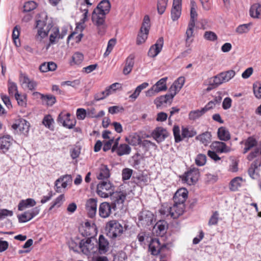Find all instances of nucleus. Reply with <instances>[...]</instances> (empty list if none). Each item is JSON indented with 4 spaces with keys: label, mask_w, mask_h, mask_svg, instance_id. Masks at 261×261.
<instances>
[{
    "label": "nucleus",
    "mask_w": 261,
    "mask_h": 261,
    "mask_svg": "<svg viewBox=\"0 0 261 261\" xmlns=\"http://www.w3.org/2000/svg\"><path fill=\"white\" fill-rule=\"evenodd\" d=\"M110 8L109 1L103 0L98 4L92 13V21L96 27L97 33L100 36H103L106 32V15L110 12Z\"/></svg>",
    "instance_id": "obj_1"
},
{
    "label": "nucleus",
    "mask_w": 261,
    "mask_h": 261,
    "mask_svg": "<svg viewBox=\"0 0 261 261\" xmlns=\"http://www.w3.org/2000/svg\"><path fill=\"white\" fill-rule=\"evenodd\" d=\"M44 20H37L36 28L38 29L36 39L41 41L42 39L47 36L48 32L53 28V25L49 22H47V15L45 13H42Z\"/></svg>",
    "instance_id": "obj_2"
},
{
    "label": "nucleus",
    "mask_w": 261,
    "mask_h": 261,
    "mask_svg": "<svg viewBox=\"0 0 261 261\" xmlns=\"http://www.w3.org/2000/svg\"><path fill=\"white\" fill-rule=\"evenodd\" d=\"M107 235L112 239L119 238L123 232V227L116 220L109 221L106 224Z\"/></svg>",
    "instance_id": "obj_3"
},
{
    "label": "nucleus",
    "mask_w": 261,
    "mask_h": 261,
    "mask_svg": "<svg viewBox=\"0 0 261 261\" xmlns=\"http://www.w3.org/2000/svg\"><path fill=\"white\" fill-rule=\"evenodd\" d=\"M115 190V187L109 181L102 180L97 186V194L102 198H107L111 196Z\"/></svg>",
    "instance_id": "obj_4"
},
{
    "label": "nucleus",
    "mask_w": 261,
    "mask_h": 261,
    "mask_svg": "<svg viewBox=\"0 0 261 261\" xmlns=\"http://www.w3.org/2000/svg\"><path fill=\"white\" fill-rule=\"evenodd\" d=\"M173 133L175 139V142L178 143L185 138H191L196 135V132L194 129H189L187 127H182L181 135L179 127L178 125H174L173 128Z\"/></svg>",
    "instance_id": "obj_5"
},
{
    "label": "nucleus",
    "mask_w": 261,
    "mask_h": 261,
    "mask_svg": "<svg viewBox=\"0 0 261 261\" xmlns=\"http://www.w3.org/2000/svg\"><path fill=\"white\" fill-rule=\"evenodd\" d=\"M185 205L175 203L174 202L172 206L163 208L161 210V213L167 216H170L173 219H176L182 215L185 211Z\"/></svg>",
    "instance_id": "obj_6"
},
{
    "label": "nucleus",
    "mask_w": 261,
    "mask_h": 261,
    "mask_svg": "<svg viewBox=\"0 0 261 261\" xmlns=\"http://www.w3.org/2000/svg\"><path fill=\"white\" fill-rule=\"evenodd\" d=\"M150 27L149 17L148 15H146L144 17L141 28L137 36L136 42L138 45H140L145 42L147 38Z\"/></svg>",
    "instance_id": "obj_7"
},
{
    "label": "nucleus",
    "mask_w": 261,
    "mask_h": 261,
    "mask_svg": "<svg viewBox=\"0 0 261 261\" xmlns=\"http://www.w3.org/2000/svg\"><path fill=\"white\" fill-rule=\"evenodd\" d=\"M197 13L194 7L191 8L190 12V20L188 24V27L187 30L186 34V46H190L192 40H190V38L193 36V30L195 25V21L196 20Z\"/></svg>",
    "instance_id": "obj_8"
},
{
    "label": "nucleus",
    "mask_w": 261,
    "mask_h": 261,
    "mask_svg": "<svg viewBox=\"0 0 261 261\" xmlns=\"http://www.w3.org/2000/svg\"><path fill=\"white\" fill-rule=\"evenodd\" d=\"M110 197L112 201V207L114 210L123 208V202L126 197V194L125 192H114Z\"/></svg>",
    "instance_id": "obj_9"
},
{
    "label": "nucleus",
    "mask_w": 261,
    "mask_h": 261,
    "mask_svg": "<svg viewBox=\"0 0 261 261\" xmlns=\"http://www.w3.org/2000/svg\"><path fill=\"white\" fill-rule=\"evenodd\" d=\"M235 75L236 72L233 70L222 72L214 76V79H212L213 83L216 86H220L224 83L229 81Z\"/></svg>",
    "instance_id": "obj_10"
},
{
    "label": "nucleus",
    "mask_w": 261,
    "mask_h": 261,
    "mask_svg": "<svg viewBox=\"0 0 261 261\" xmlns=\"http://www.w3.org/2000/svg\"><path fill=\"white\" fill-rule=\"evenodd\" d=\"M199 171L198 169L191 168L185 173L182 180L189 185L195 184L198 180Z\"/></svg>",
    "instance_id": "obj_11"
},
{
    "label": "nucleus",
    "mask_w": 261,
    "mask_h": 261,
    "mask_svg": "<svg viewBox=\"0 0 261 261\" xmlns=\"http://www.w3.org/2000/svg\"><path fill=\"white\" fill-rule=\"evenodd\" d=\"M80 248L83 253L87 255L95 253L96 251L94 243L89 238L81 241Z\"/></svg>",
    "instance_id": "obj_12"
},
{
    "label": "nucleus",
    "mask_w": 261,
    "mask_h": 261,
    "mask_svg": "<svg viewBox=\"0 0 261 261\" xmlns=\"http://www.w3.org/2000/svg\"><path fill=\"white\" fill-rule=\"evenodd\" d=\"M118 140L119 138L116 140L114 144L113 145L112 147V152H114L116 151L118 156L129 154L132 150L131 147L126 144H121L118 146Z\"/></svg>",
    "instance_id": "obj_13"
},
{
    "label": "nucleus",
    "mask_w": 261,
    "mask_h": 261,
    "mask_svg": "<svg viewBox=\"0 0 261 261\" xmlns=\"http://www.w3.org/2000/svg\"><path fill=\"white\" fill-rule=\"evenodd\" d=\"M39 212L40 208L38 207H35L30 211L25 212L23 214L18 215V221L20 223L27 222L37 216Z\"/></svg>",
    "instance_id": "obj_14"
},
{
    "label": "nucleus",
    "mask_w": 261,
    "mask_h": 261,
    "mask_svg": "<svg viewBox=\"0 0 261 261\" xmlns=\"http://www.w3.org/2000/svg\"><path fill=\"white\" fill-rule=\"evenodd\" d=\"M70 114L69 113L63 114L60 113L58 117L57 121L62 124L64 127L68 128H73L76 124V121L75 120H70L69 117Z\"/></svg>",
    "instance_id": "obj_15"
},
{
    "label": "nucleus",
    "mask_w": 261,
    "mask_h": 261,
    "mask_svg": "<svg viewBox=\"0 0 261 261\" xmlns=\"http://www.w3.org/2000/svg\"><path fill=\"white\" fill-rule=\"evenodd\" d=\"M12 127L15 130L19 129L21 133L25 135L29 132L30 123L25 120L20 118L13 124Z\"/></svg>",
    "instance_id": "obj_16"
},
{
    "label": "nucleus",
    "mask_w": 261,
    "mask_h": 261,
    "mask_svg": "<svg viewBox=\"0 0 261 261\" xmlns=\"http://www.w3.org/2000/svg\"><path fill=\"white\" fill-rule=\"evenodd\" d=\"M188 192L185 188L178 189L174 194L173 201L175 203L185 205V201L188 198Z\"/></svg>",
    "instance_id": "obj_17"
},
{
    "label": "nucleus",
    "mask_w": 261,
    "mask_h": 261,
    "mask_svg": "<svg viewBox=\"0 0 261 261\" xmlns=\"http://www.w3.org/2000/svg\"><path fill=\"white\" fill-rule=\"evenodd\" d=\"M85 208L89 217L93 218L97 212V200L90 198L86 201Z\"/></svg>",
    "instance_id": "obj_18"
},
{
    "label": "nucleus",
    "mask_w": 261,
    "mask_h": 261,
    "mask_svg": "<svg viewBox=\"0 0 261 261\" xmlns=\"http://www.w3.org/2000/svg\"><path fill=\"white\" fill-rule=\"evenodd\" d=\"M151 135L156 142L160 143L164 141L168 136L169 133L163 127H158L152 132Z\"/></svg>",
    "instance_id": "obj_19"
},
{
    "label": "nucleus",
    "mask_w": 261,
    "mask_h": 261,
    "mask_svg": "<svg viewBox=\"0 0 261 261\" xmlns=\"http://www.w3.org/2000/svg\"><path fill=\"white\" fill-rule=\"evenodd\" d=\"M240 144L244 145V148L243 150V154H246L253 147H257V141L253 136L249 137L241 141Z\"/></svg>",
    "instance_id": "obj_20"
},
{
    "label": "nucleus",
    "mask_w": 261,
    "mask_h": 261,
    "mask_svg": "<svg viewBox=\"0 0 261 261\" xmlns=\"http://www.w3.org/2000/svg\"><path fill=\"white\" fill-rule=\"evenodd\" d=\"M164 44V39L163 37L159 38L156 43L152 45L148 52V55L149 57L154 58L156 57L161 51Z\"/></svg>",
    "instance_id": "obj_21"
},
{
    "label": "nucleus",
    "mask_w": 261,
    "mask_h": 261,
    "mask_svg": "<svg viewBox=\"0 0 261 261\" xmlns=\"http://www.w3.org/2000/svg\"><path fill=\"white\" fill-rule=\"evenodd\" d=\"M181 1L182 0H173V6L171 11V18L173 21L177 20L181 15Z\"/></svg>",
    "instance_id": "obj_22"
},
{
    "label": "nucleus",
    "mask_w": 261,
    "mask_h": 261,
    "mask_svg": "<svg viewBox=\"0 0 261 261\" xmlns=\"http://www.w3.org/2000/svg\"><path fill=\"white\" fill-rule=\"evenodd\" d=\"M109 249V241L103 235H100L98 238V247L96 250L100 254H103L108 251Z\"/></svg>",
    "instance_id": "obj_23"
},
{
    "label": "nucleus",
    "mask_w": 261,
    "mask_h": 261,
    "mask_svg": "<svg viewBox=\"0 0 261 261\" xmlns=\"http://www.w3.org/2000/svg\"><path fill=\"white\" fill-rule=\"evenodd\" d=\"M211 148L218 153H227L230 152V148L224 142L215 141L211 145Z\"/></svg>",
    "instance_id": "obj_24"
},
{
    "label": "nucleus",
    "mask_w": 261,
    "mask_h": 261,
    "mask_svg": "<svg viewBox=\"0 0 261 261\" xmlns=\"http://www.w3.org/2000/svg\"><path fill=\"white\" fill-rule=\"evenodd\" d=\"M112 205L109 203L105 202L101 203L99 207V215L103 218H106L110 216L112 213Z\"/></svg>",
    "instance_id": "obj_25"
},
{
    "label": "nucleus",
    "mask_w": 261,
    "mask_h": 261,
    "mask_svg": "<svg viewBox=\"0 0 261 261\" xmlns=\"http://www.w3.org/2000/svg\"><path fill=\"white\" fill-rule=\"evenodd\" d=\"M166 247L165 245L161 246L159 240L158 239H152V241L149 245V249L151 254L158 255L161 251V250Z\"/></svg>",
    "instance_id": "obj_26"
},
{
    "label": "nucleus",
    "mask_w": 261,
    "mask_h": 261,
    "mask_svg": "<svg viewBox=\"0 0 261 261\" xmlns=\"http://www.w3.org/2000/svg\"><path fill=\"white\" fill-rule=\"evenodd\" d=\"M138 219L142 224L150 225L153 221V215L149 211H143L140 213Z\"/></svg>",
    "instance_id": "obj_27"
},
{
    "label": "nucleus",
    "mask_w": 261,
    "mask_h": 261,
    "mask_svg": "<svg viewBox=\"0 0 261 261\" xmlns=\"http://www.w3.org/2000/svg\"><path fill=\"white\" fill-rule=\"evenodd\" d=\"M33 95L34 96L38 95H40L42 102L48 106H52L56 101V97L50 94L43 95L39 92H35L33 93Z\"/></svg>",
    "instance_id": "obj_28"
},
{
    "label": "nucleus",
    "mask_w": 261,
    "mask_h": 261,
    "mask_svg": "<svg viewBox=\"0 0 261 261\" xmlns=\"http://www.w3.org/2000/svg\"><path fill=\"white\" fill-rule=\"evenodd\" d=\"M36 204V202L35 200L32 198L21 200L18 205V210L20 211H22L25 208L35 206Z\"/></svg>",
    "instance_id": "obj_29"
},
{
    "label": "nucleus",
    "mask_w": 261,
    "mask_h": 261,
    "mask_svg": "<svg viewBox=\"0 0 261 261\" xmlns=\"http://www.w3.org/2000/svg\"><path fill=\"white\" fill-rule=\"evenodd\" d=\"M110 176V171L108 166L105 165H101L99 168V172L97 174V178L98 179L102 180L106 179L107 180Z\"/></svg>",
    "instance_id": "obj_30"
},
{
    "label": "nucleus",
    "mask_w": 261,
    "mask_h": 261,
    "mask_svg": "<svg viewBox=\"0 0 261 261\" xmlns=\"http://www.w3.org/2000/svg\"><path fill=\"white\" fill-rule=\"evenodd\" d=\"M10 136H4L0 138V150L4 153L7 152L10 148L12 143Z\"/></svg>",
    "instance_id": "obj_31"
},
{
    "label": "nucleus",
    "mask_w": 261,
    "mask_h": 261,
    "mask_svg": "<svg viewBox=\"0 0 261 261\" xmlns=\"http://www.w3.org/2000/svg\"><path fill=\"white\" fill-rule=\"evenodd\" d=\"M135 56L134 55H130L126 59L125 65L123 70V73L125 75L129 74L134 65Z\"/></svg>",
    "instance_id": "obj_32"
},
{
    "label": "nucleus",
    "mask_w": 261,
    "mask_h": 261,
    "mask_svg": "<svg viewBox=\"0 0 261 261\" xmlns=\"http://www.w3.org/2000/svg\"><path fill=\"white\" fill-rule=\"evenodd\" d=\"M125 141L130 145L137 146L141 143V138L137 133H132L125 138Z\"/></svg>",
    "instance_id": "obj_33"
},
{
    "label": "nucleus",
    "mask_w": 261,
    "mask_h": 261,
    "mask_svg": "<svg viewBox=\"0 0 261 261\" xmlns=\"http://www.w3.org/2000/svg\"><path fill=\"white\" fill-rule=\"evenodd\" d=\"M219 139L223 141H227L230 139V134L227 129L224 127H220L218 130Z\"/></svg>",
    "instance_id": "obj_34"
},
{
    "label": "nucleus",
    "mask_w": 261,
    "mask_h": 261,
    "mask_svg": "<svg viewBox=\"0 0 261 261\" xmlns=\"http://www.w3.org/2000/svg\"><path fill=\"white\" fill-rule=\"evenodd\" d=\"M172 101V99H170L167 94H166L156 97L154 100V103L156 105V108H159L164 104L167 103L168 102L171 103Z\"/></svg>",
    "instance_id": "obj_35"
},
{
    "label": "nucleus",
    "mask_w": 261,
    "mask_h": 261,
    "mask_svg": "<svg viewBox=\"0 0 261 261\" xmlns=\"http://www.w3.org/2000/svg\"><path fill=\"white\" fill-rule=\"evenodd\" d=\"M212 135L211 133L205 132L197 136L196 139L199 140L205 146L207 145L211 142Z\"/></svg>",
    "instance_id": "obj_36"
},
{
    "label": "nucleus",
    "mask_w": 261,
    "mask_h": 261,
    "mask_svg": "<svg viewBox=\"0 0 261 261\" xmlns=\"http://www.w3.org/2000/svg\"><path fill=\"white\" fill-rule=\"evenodd\" d=\"M250 15L254 18H258L261 12V5L256 3L251 6L250 10Z\"/></svg>",
    "instance_id": "obj_37"
},
{
    "label": "nucleus",
    "mask_w": 261,
    "mask_h": 261,
    "mask_svg": "<svg viewBox=\"0 0 261 261\" xmlns=\"http://www.w3.org/2000/svg\"><path fill=\"white\" fill-rule=\"evenodd\" d=\"M260 155V161L258 160V164L261 166V146L259 147L255 148L247 155V159L249 161H252L254 159L257 157L258 155Z\"/></svg>",
    "instance_id": "obj_38"
},
{
    "label": "nucleus",
    "mask_w": 261,
    "mask_h": 261,
    "mask_svg": "<svg viewBox=\"0 0 261 261\" xmlns=\"http://www.w3.org/2000/svg\"><path fill=\"white\" fill-rule=\"evenodd\" d=\"M167 77H163L158 81L154 85V87L157 89L159 92L166 91L167 89L166 82Z\"/></svg>",
    "instance_id": "obj_39"
},
{
    "label": "nucleus",
    "mask_w": 261,
    "mask_h": 261,
    "mask_svg": "<svg viewBox=\"0 0 261 261\" xmlns=\"http://www.w3.org/2000/svg\"><path fill=\"white\" fill-rule=\"evenodd\" d=\"M148 85L149 84L148 83L144 82L137 86L133 93L129 96V98L133 100H136L139 95L141 91L147 88Z\"/></svg>",
    "instance_id": "obj_40"
},
{
    "label": "nucleus",
    "mask_w": 261,
    "mask_h": 261,
    "mask_svg": "<svg viewBox=\"0 0 261 261\" xmlns=\"http://www.w3.org/2000/svg\"><path fill=\"white\" fill-rule=\"evenodd\" d=\"M242 178L236 177L233 178L230 182V190L232 191H236L241 187Z\"/></svg>",
    "instance_id": "obj_41"
},
{
    "label": "nucleus",
    "mask_w": 261,
    "mask_h": 261,
    "mask_svg": "<svg viewBox=\"0 0 261 261\" xmlns=\"http://www.w3.org/2000/svg\"><path fill=\"white\" fill-rule=\"evenodd\" d=\"M20 27L18 25H16L13 29L12 32V39L16 46H19L20 45L19 36L20 35Z\"/></svg>",
    "instance_id": "obj_42"
},
{
    "label": "nucleus",
    "mask_w": 261,
    "mask_h": 261,
    "mask_svg": "<svg viewBox=\"0 0 261 261\" xmlns=\"http://www.w3.org/2000/svg\"><path fill=\"white\" fill-rule=\"evenodd\" d=\"M51 33L49 36V43L47 47V49L50 46V44L55 43L56 39L60 38L59 29L58 28L55 27L51 29Z\"/></svg>",
    "instance_id": "obj_43"
},
{
    "label": "nucleus",
    "mask_w": 261,
    "mask_h": 261,
    "mask_svg": "<svg viewBox=\"0 0 261 261\" xmlns=\"http://www.w3.org/2000/svg\"><path fill=\"white\" fill-rule=\"evenodd\" d=\"M205 112L203 111V108L201 110H196L191 111L189 114V118L190 120H195L202 116Z\"/></svg>",
    "instance_id": "obj_44"
},
{
    "label": "nucleus",
    "mask_w": 261,
    "mask_h": 261,
    "mask_svg": "<svg viewBox=\"0 0 261 261\" xmlns=\"http://www.w3.org/2000/svg\"><path fill=\"white\" fill-rule=\"evenodd\" d=\"M261 166L258 164V160H255L251 165L248 169V174L249 176L253 179L255 178V170Z\"/></svg>",
    "instance_id": "obj_45"
},
{
    "label": "nucleus",
    "mask_w": 261,
    "mask_h": 261,
    "mask_svg": "<svg viewBox=\"0 0 261 261\" xmlns=\"http://www.w3.org/2000/svg\"><path fill=\"white\" fill-rule=\"evenodd\" d=\"M168 0H158L157 4V9L160 14H162L165 12Z\"/></svg>",
    "instance_id": "obj_46"
},
{
    "label": "nucleus",
    "mask_w": 261,
    "mask_h": 261,
    "mask_svg": "<svg viewBox=\"0 0 261 261\" xmlns=\"http://www.w3.org/2000/svg\"><path fill=\"white\" fill-rule=\"evenodd\" d=\"M8 87V92L11 96H15V93L18 92L17 86L15 83L12 82L10 80H9Z\"/></svg>",
    "instance_id": "obj_47"
},
{
    "label": "nucleus",
    "mask_w": 261,
    "mask_h": 261,
    "mask_svg": "<svg viewBox=\"0 0 261 261\" xmlns=\"http://www.w3.org/2000/svg\"><path fill=\"white\" fill-rule=\"evenodd\" d=\"M64 200V196L63 194H61L54 201L52 202L51 205L49 208V211L52 210L56 206H60L62 204Z\"/></svg>",
    "instance_id": "obj_48"
},
{
    "label": "nucleus",
    "mask_w": 261,
    "mask_h": 261,
    "mask_svg": "<svg viewBox=\"0 0 261 261\" xmlns=\"http://www.w3.org/2000/svg\"><path fill=\"white\" fill-rule=\"evenodd\" d=\"M253 93L255 96L258 98H261V83L255 82L253 85Z\"/></svg>",
    "instance_id": "obj_49"
},
{
    "label": "nucleus",
    "mask_w": 261,
    "mask_h": 261,
    "mask_svg": "<svg viewBox=\"0 0 261 261\" xmlns=\"http://www.w3.org/2000/svg\"><path fill=\"white\" fill-rule=\"evenodd\" d=\"M219 219V214L218 211L213 212L212 215L211 216L208 224L210 226L217 225Z\"/></svg>",
    "instance_id": "obj_50"
},
{
    "label": "nucleus",
    "mask_w": 261,
    "mask_h": 261,
    "mask_svg": "<svg viewBox=\"0 0 261 261\" xmlns=\"http://www.w3.org/2000/svg\"><path fill=\"white\" fill-rule=\"evenodd\" d=\"M206 156L203 154H199L195 159V163L198 166H202L205 164Z\"/></svg>",
    "instance_id": "obj_51"
},
{
    "label": "nucleus",
    "mask_w": 261,
    "mask_h": 261,
    "mask_svg": "<svg viewBox=\"0 0 261 261\" xmlns=\"http://www.w3.org/2000/svg\"><path fill=\"white\" fill-rule=\"evenodd\" d=\"M203 37L205 39L211 41H215L218 39L216 34L210 31L205 32Z\"/></svg>",
    "instance_id": "obj_52"
},
{
    "label": "nucleus",
    "mask_w": 261,
    "mask_h": 261,
    "mask_svg": "<svg viewBox=\"0 0 261 261\" xmlns=\"http://www.w3.org/2000/svg\"><path fill=\"white\" fill-rule=\"evenodd\" d=\"M154 228L156 229V232L159 235H163L165 232L166 226L164 222L160 221L155 224Z\"/></svg>",
    "instance_id": "obj_53"
},
{
    "label": "nucleus",
    "mask_w": 261,
    "mask_h": 261,
    "mask_svg": "<svg viewBox=\"0 0 261 261\" xmlns=\"http://www.w3.org/2000/svg\"><path fill=\"white\" fill-rule=\"evenodd\" d=\"M251 25L250 23L240 25L237 28L236 32L240 34L246 33L249 31Z\"/></svg>",
    "instance_id": "obj_54"
},
{
    "label": "nucleus",
    "mask_w": 261,
    "mask_h": 261,
    "mask_svg": "<svg viewBox=\"0 0 261 261\" xmlns=\"http://www.w3.org/2000/svg\"><path fill=\"white\" fill-rule=\"evenodd\" d=\"M140 145L146 151H148L150 148L152 146L156 147V145L153 142L147 140H141Z\"/></svg>",
    "instance_id": "obj_55"
},
{
    "label": "nucleus",
    "mask_w": 261,
    "mask_h": 261,
    "mask_svg": "<svg viewBox=\"0 0 261 261\" xmlns=\"http://www.w3.org/2000/svg\"><path fill=\"white\" fill-rule=\"evenodd\" d=\"M36 8V4L33 1L25 3L23 6V11L26 12H30Z\"/></svg>",
    "instance_id": "obj_56"
},
{
    "label": "nucleus",
    "mask_w": 261,
    "mask_h": 261,
    "mask_svg": "<svg viewBox=\"0 0 261 261\" xmlns=\"http://www.w3.org/2000/svg\"><path fill=\"white\" fill-rule=\"evenodd\" d=\"M72 59L75 64H80L84 59V56L82 53L77 52L72 56Z\"/></svg>",
    "instance_id": "obj_57"
},
{
    "label": "nucleus",
    "mask_w": 261,
    "mask_h": 261,
    "mask_svg": "<svg viewBox=\"0 0 261 261\" xmlns=\"http://www.w3.org/2000/svg\"><path fill=\"white\" fill-rule=\"evenodd\" d=\"M15 98L17 100L18 105L24 106L26 105L25 97L19 94L18 92L15 93Z\"/></svg>",
    "instance_id": "obj_58"
},
{
    "label": "nucleus",
    "mask_w": 261,
    "mask_h": 261,
    "mask_svg": "<svg viewBox=\"0 0 261 261\" xmlns=\"http://www.w3.org/2000/svg\"><path fill=\"white\" fill-rule=\"evenodd\" d=\"M84 227L85 228L84 235L91 236L92 234V230L95 229V227L93 225H91L89 222H86L85 223Z\"/></svg>",
    "instance_id": "obj_59"
},
{
    "label": "nucleus",
    "mask_w": 261,
    "mask_h": 261,
    "mask_svg": "<svg viewBox=\"0 0 261 261\" xmlns=\"http://www.w3.org/2000/svg\"><path fill=\"white\" fill-rule=\"evenodd\" d=\"M133 174V170L129 168H124L122 171V178L123 180L129 179Z\"/></svg>",
    "instance_id": "obj_60"
},
{
    "label": "nucleus",
    "mask_w": 261,
    "mask_h": 261,
    "mask_svg": "<svg viewBox=\"0 0 261 261\" xmlns=\"http://www.w3.org/2000/svg\"><path fill=\"white\" fill-rule=\"evenodd\" d=\"M116 40L115 39H114V38H112L109 41L107 50L104 54V55L105 56H107L110 54V53L112 50L114 46L116 44Z\"/></svg>",
    "instance_id": "obj_61"
},
{
    "label": "nucleus",
    "mask_w": 261,
    "mask_h": 261,
    "mask_svg": "<svg viewBox=\"0 0 261 261\" xmlns=\"http://www.w3.org/2000/svg\"><path fill=\"white\" fill-rule=\"evenodd\" d=\"M54 122V119L52 118L51 116L49 115L45 116L42 121V123L48 128L51 127L53 122Z\"/></svg>",
    "instance_id": "obj_62"
},
{
    "label": "nucleus",
    "mask_w": 261,
    "mask_h": 261,
    "mask_svg": "<svg viewBox=\"0 0 261 261\" xmlns=\"http://www.w3.org/2000/svg\"><path fill=\"white\" fill-rule=\"evenodd\" d=\"M85 4H82V7L80 9L81 11L83 12V18L81 20V23H84L88 20V9L87 8H85Z\"/></svg>",
    "instance_id": "obj_63"
},
{
    "label": "nucleus",
    "mask_w": 261,
    "mask_h": 261,
    "mask_svg": "<svg viewBox=\"0 0 261 261\" xmlns=\"http://www.w3.org/2000/svg\"><path fill=\"white\" fill-rule=\"evenodd\" d=\"M180 90L177 89V87H176V86H175L173 84L171 86V87L169 88V93L167 94L170 99L173 100V98L175 96V95L178 93Z\"/></svg>",
    "instance_id": "obj_64"
}]
</instances>
